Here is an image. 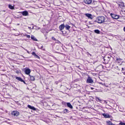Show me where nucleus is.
<instances>
[{
  "mask_svg": "<svg viewBox=\"0 0 125 125\" xmlns=\"http://www.w3.org/2000/svg\"><path fill=\"white\" fill-rule=\"evenodd\" d=\"M105 18L103 16H100L97 17L96 19V21L98 23H101L105 21Z\"/></svg>",
  "mask_w": 125,
  "mask_h": 125,
  "instance_id": "1",
  "label": "nucleus"
},
{
  "mask_svg": "<svg viewBox=\"0 0 125 125\" xmlns=\"http://www.w3.org/2000/svg\"><path fill=\"white\" fill-rule=\"evenodd\" d=\"M104 59V63L105 64L108 63L110 59L109 57L106 56H105Z\"/></svg>",
  "mask_w": 125,
  "mask_h": 125,
  "instance_id": "2",
  "label": "nucleus"
},
{
  "mask_svg": "<svg viewBox=\"0 0 125 125\" xmlns=\"http://www.w3.org/2000/svg\"><path fill=\"white\" fill-rule=\"evenodd\" d=\"M117 4L118 5L119 7H120V8H125V6L124 5V4L123 2L122 1H118Z\"/></svg>",
  "mask_w": 125,
  "mask_h": 125,
  "instance_id": "3",
  "label": "nucleus"
},
{
  "mask_svg": "<svg viewBox=\"0 0 125 125\" xmlns=\"http://www.w3.org/2000/svg\"><path fill=\"white\" fill-rule=\"evenodd\" d=\"M65 27V26L64 25V24H62L59 26V29L61 31L63 34H64L63 33V31H62V30Z\"/></svg>",
  "mask_w": 125,
  "mask_h": 125,
  "instance_id": "4",
  "label": "nucleus"
},
{
  "mask_svg": "<svg viewBox=\"0 0 125 125\" xmlns=\"http://www.w3.org/2000/svg\"><path fill=\"white\" fill-rule=\"evenodd\" d=\"M86 82L87 83H93V80L90 77L88 76Z\"/></svg>",
  "mask_w": 125,
  "mask_h": 125,
  "instance_id": "5",
  "label": "nucleus"
},
{
  "mask_svg": "<svg viewBox=\"0 0 125 125\" xmlns=\"http://www.w3.org/2000/svg\"><path fill=\"white\" fill-rule=\"evenodd\" d=\"M24 72L25 74L27 75H29L31 71L28 68H25L24 69Z\"/></svg>",
  "mask_w": 125,
  "mask_h": 125,
  "instance_id": "6",
  "label": "nucleus"
},
{
  "mask_svg": "<svg viewBox=\"0 0 125 125\" xmlns=\"http://www.w3.org/2000/svg\"><path fill=\"white\" fill-rule=\"evenodd\" d=\"M110 15L114 19H117L119 18V17L118 15L114 14H113L112 13Z\"/></svg>",
  "mask_w": 125,
  "mask_h": 125,
  "instance_id": "7",
  "label": "nucleus"
},
{
  "mask_svg": "<svg viewBox=\"0 0 125 125\" xmlns=\"http://www.w3.org/2000/svg\"><path fill=\"white\" fill-rule=\"evenodd\" d=\"M11 114L12 115L15 116H17L19 115V112L17 111H13L12 112Z\"/></svg>",
  "mask_w": 125,
  "mask_h": 125,
  "instance_id": "8",
  "label": "nucleus"
},
{
  "mask_svg": "<svg viewBox=\"0 0 125 125\" xmlns=\"http://www.w3.org/2000/svg\"><path fill=\"white\" fill-rule=\"evenodd\" d=\"M85 15L89 19H92L93 18V16L90 14L86 13L85 14Z\"/></svg>",
  "mask_w": 125,
  "mask_h": 125,
  "instance_id": "9",
  "label": "nucleus"
},
{
  "mask_svg": "<svg viewBox=\"0 0 125 125\" xmlns=\"http://www.w3.org/2000/svg\"><path fill=\"white\" fill-rule=\"evenodd\" d=\"M102 115L105 118H110L111 117V116L109 115L108 114L104 113Z\"/></svg>",
  "mask_w": 125,
  "mask_h": 125,
  "instance_id": "10",
  "label": "nucleus"
},
{
  "mask_svg": "<svg viewBox=\"0 0 125 125\" xmlns=\"http://www.w3.org/2000/svg\"><path fill=\"white\" fill-rule=\"evenodd\" d=\"M84 2L87 4H90L92 2V0H84Z\"/></svg>",
  "mask_w": 125,
  "mask_h": 125,
  "instance_id": "11",
  "label": "nucleus"
},
{
  "mask_svg": "<svg viewBox=\"0 0 125 125\" xmlns=\"http://www.w3.org/2000/svg\"><path fill=\"white\" fill-rule=\"evenodd\" d=\"M28 107L30 109H32L33 110H35L36 109L34 106H31L30 105H28Z\"/></svg>",
  "mask_w": 125,
  "mask_h": 125,
  "instance_id": "12",
  "label": "nucleus"
},
{
  "mask_svg": "<svg viewBox=\"0 0 125 125\" xmlns=\"http://www.w3.org/2000/svg\"><path fill=\"white\" fill-rule=\"evenodd\" d=\"M22 13L23 15L24 16H27L28 14V13L26 11H25L22 12Z\"/></svg>",
  "mask_w": 125,
  "mask_h": 125,
  "instance_id": "13",
  "label": "nucleus"
},
{
  "mask_svg": "<svg viewBox=\"0 0 125 125\" xmlns=\"http://www.w3.org/2000/svg\"><path fill=\"white\" fill-rule=\"evenodd\" d=\"M67 106L71 109L73 108V107L70 103H67Z\"/></svg>",
  "mask_w": 125,
  "mask_h": 125,
  "instance_id": "14",
  "label": "nucleus"
},
{
  "mask_svg": "<svg viewBox=\"0 0 125 125\" xmlns=\"http://www.w3.org/2000/svg\"><path fill=\"white\" fill-rule=\"evenodd\" d=\"M32 54L36 58L38 59L40 58L37 55H36V54L35 52H33L32 53Z\"/></svg>",
  "mask_w": 125,
  "mask_h": 125,
  "instance_id": "15",
  "label": "nucleus"
},
{
  "mask_svg": "<svg viewBox=\"0 0 125 125\" xmlns=\"http://www.w3.org/2000/svg\"><path fill=\"white\" fill-rule=\"evenodd\" d=\"M16 79L20 81L21 82H22V81H23V80L20 77H16Z\"/></svg>",
  "mask_w": 125,
  "mask_h": 125,
  "instance_id": "16",
  "label": "nucleus"
},
{
  "mask_svg": "<svg viewBox=\"0 0 125 125\" xmlns=\"http://www.w3.org/2000/svg\"><path fill=\"white\" fill-rule=\"evenodd\" d=\"M64 113H68L69 112V111L68 110L66 109H64L63 111Z\"/></svg>",
  "mask_w": 125,
  "mask_h": 125,
  "instance_id": "17",
  "label": "nucleus"
},
{
  "mask_svg": "<svg viewBox=\"0 0 125 125\" xmlns=\"http://www.w3.org/2000/svg\"><path fill=\"white\" fill-rule=\"evenodd\" d=\"M65 27L67 30H69L70 28V27L67 24L66 25Z\"/></svg>",
  "mask_w": 125,
  "mask_h": 125,
  "instance_id": "18",
  "label": "nucleus"
},
{
  "mask_svg": "<svg viewBox=\"0 0 125 125\" xmlns=\"http://www.w3.org/2000/svg\"><path fill=\"white\" fill-rule=\"evenodd\" d=\"M31 38L35 41H37V40L36 39L35 37L33 35H31Z\"/></svg>",
  "mask_w": 125,
  "mask_h": 125,
  "instance_id": "19",
  "label": "nucleus"
},
{
  "mask_svg": "<svg viewBox=\"0 0 125 125\" xmlns=\"http://www.w3.org/2000/svg\"><path fill=\"white\" fill-rule=\"evenodd\" d=\"M9 8L11 9H14V6H12L10 5H9Z\"/></svg>",
  "mask_w": 125,
  "mask_h": 125,
  "instance_id": "20",
  "label": "nucleus"
},
{
  "mask_svg": "<svg viewBox=\"0 0 125 125\" xmlns=\"http://www.w3.org/2000/svg\"><path fill=\"white\" fill-rule=\"evenodd\" d=\"M95 99L97 102H101V100L99 98L97 97H96Z\"/></svg>",
  "mask_w": 125,
  "mask_h": 125,
  "instance_id": "21",
  "label": "nucleus"
},
{
  "mask_svg": "<svg viewBox=\"0 0 125 125\" xmlns=\"http://www.w3.org/2000/svg\"><path fill=\"white\" fill-rule=\"evenodd\" d=\"M29 76L30 77V79L31 80L34 81L35 80V78L33 76H30V75H29Z\"/></svg>",
  "mask_w": 125,
  "mask_h": 125,
  "instance_id": "22",
  "label": "nucleus"
},
{
  "mask_svg": "<svg viewBox=\"0 0 125 125\" xmlns=\"http://www.w3.org/2000/svg\"><path fill=\"white\" fill-rule=\"evenodd\" d=\"M98 67L100 68L101 70H102L104 69V67L102 65H100L98 66Z\"/></svg>",
  "mask_w": 125,
  "mask_h": 125,
  "instance_id": "23",
  "label": "nucleus"
},
{
  "mask_svg": "<svg viewBox=\"0 0 125 125\" xmlns=\"http://www.w3.org/2000/svg\"><path fill=\"white\" fill-rule=\"evenodd\" d=\"M94 32L97 34H99L100 33V31L98 30H95L94 31Z\"/></svg>",
  "mask_w": 125,
  "mask_h": 125,
  "instance_id": "24",
  "label": "nucleus"
},
{
  "mask_svg": "<svg viewBox=\"0 0 125 125\" xmlns=\"http://www.w3.org/2000/svg\"><path fill=\"white\" fill-rule=\"evenodd\" d=\"M119 124V125H125V123L121 122Z\"/></svg>",
  "mask_w": 125,
  "mask_h": 125,
  "instance_id": "25",
  "label": "nucleus"
},
{
  "mask_svg": "<svg viewBox=\"0 0 125 125\" xmlns=\"http://www.w3.org/2000/svg\"><path fill=\"white\" fill-rule=\"evenodd\" d=\"M55 42L58 43H61L60 41L57 40H56L55 41Z\"/></svg>",
  "mask_w": 125,
  "mask_h": 125,
  "instance_id": "26",
  "label": "nucleus"
},
{
  "mask_svg": "<svg viewBox=\"0 0 125 125\" xmlns=\"http://www.w3.org/2000/svg\"><path fill=\"white\" fill-rule=\"evenodd\" d=\"M26 37L27 38H30V36L29 35H26Z\"/></svg>",
  "mask_w": 125,
  "mask_h": 125,
  "instance_id": "27",
  "label": "nucleus"
},
{
  "mask_svg": "<svg viewBox=\"0 0 125 125\" xmlns=\"http://www.w3.org/2000/svg\"><path fill=\"white\" fill-rule=\"evenodd\" d=\"M35 26L36 27V30H37H37H38V29H40V27H38L37 26Z\"/></svg>",
  "mask_w": 125,
  "mask_h": 125,
  "instance_id": "28",
  "label": "nucleus"
},
{
  "mask_svg": "<svg viewBox=\"0 0 125 125\" xmlns=\"http://www.w3.org/2000/svg\"><path fill=\"white\" fill-rule=\"evenodd\" d=\"M52 39L53 40H54V41H56V39H55V38L54 37H52Z\"/></svg>",
  "mask_w": 125,
  "mask_h": 125,
  "instance_id": "29",
  "label": "nucleus"
},
{
  "mask_svg": "<svg viewBox=\"0 0 125 125\" xmlns=\"http://www.w3.org/2000/svg\"><path fill=\"white\" fill-rule=\"evenodd\" d=\"M87 55H90V56H92V55H91L89 53V52H87Z\"/></svg>",
  "mask_w": 125,
  "mask_h": 125,
  "instance_id": "30",
  "label": "nucleus"
},
{
  "mask_svg": "<svg viewBox=\"0 0 125 125\" xmlns=\"http://www.w3.org/2000/svg\"><path fill=\"white\" fill-rule=\"evenodd\" d=\"M120 58H117L116 59L117 61H119L120 60Z\"/></svg>",
  "mask_w": 125,
  "mask_h": 125,
  "instance_id": "31",
  "label": "nucleus"
},
{
  "mask_svg": "<svg viewBox=\"0 0 125 125\" xmlns=\"http://www.w3.org/2000/svg\"><path fill=\"white\" fill-rule=\"evenodd\" d=\"M41 49H42L43 50H45V49H43V46H41Z\"/></svg>",
  "mask_w": 125,
  "mask_h": 125,
  "instance_id": "32",
  "label": "nucleus"
},
{
  "mask_svg": "<svg viewBox=\"0 0 125 125\" xmlns=\"http://www.w3.org/2000/svg\"><path fill=\"white\" fill-rule=\"evenodd\" d=\"M104 103H105V104H107V102L105 101V100H104Z\"/></svg>",
  "mask_w": 125,
  "mask_h": 125,
  "instance_id": "33",
  "label": "nucleus"
},
{
  "mask_svg": "<svg viewBox=\"0 0 125 125\" xmlns=\"http://www.w3.org/2000/svg\"><path fill=\"white\" fill-rule=\"evenodd\" d=\"M25 50H26V51H27V53H29V54L30 53H29V52L27 50H26V49H25Z\"/></svg>",
  "mask_w": 125,
  "mask_h": 125,
  "instance_id": "34",
  "label": "nucleus"
},
{
  "mask_svg": "<svg viewBox=\"0 0 125 125\" xmlns=\"http://www.w3.org/2000/svg\"><path fill=\"white\" fill-rule=\"evenodd\" d=\"M123 30L125 32V27L124 28Z\"/></svg>",
  "mask_w": 125,
  "mask_h": 125,
  "instance_id": "35",
  "label": "nucleus"
},
{
  "mask_svg": "<svg viewBox=\"0 0 125 125\" xmlns=\"http://www.w3.org/2000/svg\"><path fill=\"white\" fill-rule=\"evenodd\" d=\"M28 28L30 30L31 29V28L30 27H28Z\"/></svg>",
  "mask_w": 125,
  "mask_h": 125,
  "instance_id": "36",
  "label": "nucleus"
},
{
  "mask_svg": "<svg viewBox=\"0 0 125 125\" xmlns=\"http://www.w3.org/2000/svg\"><path fill=\"white\" fill-rule=\"evenodd\" d=\"M34 29V27H33H33H32V29Z\"/></svg>",
  "mask_w": 125,
  "mask_h": 125,
  "instance_id": "37",
  "label": "nucleus"
},
{
  "mask_svg": "<svg viewBox=\"0 0 125 125\" xmlns=\"http://www.w3.org/2000/svg\"><path fill=\"white\" fill-rule=\"evenodd\" d=\"M24 83H25V82L23 81H22Z\"/></svg>",
  "mask_w": 125,
  "mask_h": 125,
  "instance_id": "38",
  "label": "nucleus"
},
{
  "mask_svg": "<svg viewBox=\"0 0 125 125\" xmlns=\"http://www.w3.org/2000/svg\"><path fill=\"white\" fill-rule=\"evenodd\" d=\"M15 88L16 89H17V90L18 89L17 88Z\"/></svg>",
  "mask_w": 125,
  "mask_h": 125,
  "instance_id": "39",
  "label": "nucleus"
},
{
  "mask_svg": "<svg viewBox=\"0 0 125 125\" xmlns=\"http://www.w3.org/2000/svg\"><path fill=\"white\" fill-rule=\"evenodd\" d=\"M56 83L57 84V83Z\"/></svg>",
  "mask_w": 125,
  "mask_h": 125,
  "instance_id": "40",
  "label": "nucleus"
},
{
  "mask_svg": "<svg viewBox=\"0 0 125 125\" xmlns=\"http://www.w3.org/2000/svg\"><path fill=\"white\" fill-rule=\"evenodd\" d=\"M122 69H123V68H122Z\"/></svg>",
  "mask_w": 125,
  "mask_h": 125,
  "instance_id": "41",
  "label": "nucleus"
},
{
  "mask_svg": "<svg viewBox=\"0 0 125 125\" xmlns=\"http://www.w3.org/2000/svg\"><path fill=\"white\" fill-rule=\"evenodd\" d=\"M16 73H18V72H16Z\"/></svg>",
  "mask_w": 125,
  "mask_h": 125,
  "instance_id": "42",
  "label": "nucleus"
},
{
  "mask_svg": "<svg viewBox=\"0 0 125 125\" xmlns=\"http://www.w3.org/2000/svg\"><path fill=\"white\" fill-rule=\"evenodd\" d=\"M100 83L101 84H102V83Z\"/></svg>",
  "mask_w": 125,
  "mask_h": 125,
  "instance_id": "43",
  "label": "nucleus"
}]
</instances>
